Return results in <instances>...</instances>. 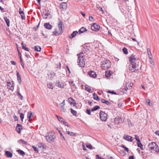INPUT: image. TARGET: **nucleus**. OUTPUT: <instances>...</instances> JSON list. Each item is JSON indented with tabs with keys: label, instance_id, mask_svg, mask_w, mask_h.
<instances>
[{
	"label": "nucleus",
	"instance_id": "obj_1",
	"mask_svg": "<svg viewBox=\"0 0 159 159\" xmlns=\"http://www.w3.org/2000/svg\"><path fill=\"white\" fill-rule=\"evenodd\" d=\"M77 56L78 57L77 62L78 65L80 67H84L86 63V59L84 57L83 52H81L77 54Z\"/></svg>",
	"mask_w": 159,
	"mask_h": 159
},
{
	"label": "nucleus",
	"instance_id": "obj_2",
	"mask_svg": "<svg viewBox=\"0 0 159 159\" xmlns=\"http://www.w3.org/2000/svg\"><path fill=\"white\" fill-rule=\"evenodd\" d=\"M148 148L152 152L157 153L159 152V147L155 142L150 143L148 145Z\"/></svg>",
	"mask_w": 159,
	"mask_h": 159
},
{
	"label": "nucleus",
	"instance_id": "obj_3",
	"mask_svg": "<svg viewBox=\"0 0 159 159\" xmlns=\"http://www.w3.org/2000/svg\"><path fill=\"white\" fill-rule=\"evenodd\" d=\"M129 70L131 72H136L139 70L138 64H130L129 66Z\"/></svg>",
	"mask_w": 159,
	"mask_h": 159
},
{
	"label": "nucleus",
	"instance_id": "obj_4",
	"mask_svg": "<svg viewBox=\"0 0 159 159\" xmlns=\"http://www.w3.org/2000/svg\"><path fill=\"white\" fill-rule=\"evenodd\" d=\"M111 65L109 61L105 60L102 62L101 65L103 69L105 70L109 68L111 66Z\"/></svg>",
	"mask_w": 159,
	"mask_h": 159
},
{
	"label": "nucleus",
	"instance_id": "obj_5",
	"mask_svg": "<svg viewBox=\"0 0 159 159\" xmlns=\"http://www.w3.org/2000/svg\"><path fill=\"white\" fill-rule=\"evenodd\" d=\"M55 138V135L53 133H49L46 136V139L49 142H51L54 141Z\"/></svg>",
	"mask_w": 159,
	"mask_h": 159
},
{
	"label": "nucleus",
	"instance_id": "obj_6",
	"mask_svg": "<svg viewBox=\"0 0 159 159\" xmlns=\"http://www.w3.org/2000/svg\"><path fill=\"white\" fill-rule=\"evenodd\" d=\"M99 116L100 119L102 121H106L107 119V114L104 112L101 111L99 113Z\"/></svg>",
	"mask_w": 159,
	"mask_h": 159
},
{
	"label": "nucleus",
	"instance_id": "obj_7",
	"mask_svg": "<svg viewBox=\"0 0 159 159\" xmlns=\"http://www.w3.org/2000/svg\"><path fill=\"white\" fill-rule=\"evenodd\" d=\"M124 120L121 118L119 117H116L114 119V122L116 125H118L120 123H123Z\"/></svg>",
	"mask_w": 159,
	"mask_h": 159
},
{
	"label": "nucleus",
	"instance_id": "obj_8",
	"mask_svg": "<svg viewBox=\"0 0 159 159\" xmlns=\"http://www.w3.org/2000/svg\"><path fill=\"white\" fill-rule=\"evenodd\" d=\"M91 30L94 31H97L100 29V26L96 23H93L91 26Z\"/></svg>",
	"mask_w": 159,
	"mask_h": 159
},
{
	"label": "nucleus",
	"instance_id": "obj_9",
	"mask_svg": "<svg viewBox=\"0 0 159 159\" xmlns=\"http://www.w3.org/2000/svg\"><path fill=\"white\" fill-rule=\"evenodd\" d=\"M129 61L130 62V64H137L136 62L137 61L135 56L133 55H132L129 57Z\"/></svg>",
	"mask_w": 159,
	"mask_h": 159
},
{
	"label": "nucleus",
	"instance_id": "obj_10",
	"mask_svg": "<svg viewBox=\"0 0 159 159\" xmlns=\"http://www.w3.org/2000/svg\"><path fill=\"white\" fill-rule=\"evenodd\" d=\"M14 83L13 81L8 82L7 83V85L8 88L11 90H13L14 89Z\"/></svg>",
	"mask_w": 159,
	"mask_h": 159
},
{
	"label": "nucleus",
	"instance_id": "obj_11",
	"mask_svg": "<svg viewBox=\"0 0 159 159\" xmlns=\"http://www.w3.org/2000/svg\"><path fill=\"white\" fill-rule=\"evenodd\" d=\"M88 74L92 78H95L97 76L96 73L94 71L90 70Z\"/></svg>",
	"mask_w": 159,
	"mask_h": 159
},
{
	"label": "nucleus",
	"instance_id": "obj_12",
	"mask_svg": "<svg viewBox=\"0 0 159 159\" xmlns=\"http://www.w3.org/2000/svg\"><path fill=\"white\" fill-rule=\"evenodd\" d=\"M56 85L61 88H63L64 87L63 83L62 82H60L59 81H57L56 83Z\"/></svg>",
	"mask_w": 159,
	"mask_h": 159
},
{
	"label": "nucleus",
	"instance_id": "obj_13",
	"mask_svg": "<svg viewBox=\"0 0 159 159\" xmlns=\"http://www.w3.org/2000/svg\"><path fill=\"white\" fill-rule=\"evenodd\" d=\"M22 129V125L20 124H17L16 130L17 132L19 134H20L21 133V130Z\"/></svg>",
	"mask_w": 159,
	"mask_h": 159
},
{
	"label": "nucleus",
	"instance_id": "obj_14",
	"mask_svg": "<svg viewBox=\"0 0 159 159\" xmlns=\"http://www.w3.org/2000/svg\"><path fill=\"white\" fill-rule=\"evenodd\" d=\"M124 138L125 140L129 142H131L133 141L132 137L129 135H124Z\"/></svg>",
	"mask_w": 159,
	"mask_h": 159
},
{
	"label": "nucleus",
	"instance_id": "obj_15",
	"mask_svg": "<svg viewBox=\"0 0 159 159\" xmlns=\"http://www.w3.org/2000/svg\"><path fill=\"white\" fill-rule=\"evenodd\" d=\"M62 22L61 20H59V22L58 23V25L59 28V31L61 33L62 32Z\"/></svg>",
	"mask_w": 159,
	"mask_h": 159
},
{
	"label": "nucleus",
	"instance_id": "obj_16",
	"mask_svg": "<svg viewBox=\"0 0 159 159\" xmlns=\"http://www.w3.org/2000/svg\"><path fill=\"white\" fill-rule=\"evenodd\" d=\"M44 26L46 29L48 30H51L52 28V25L50 24L49 23H44Z\"/></svg>",
	"mask_w": 159,
	"mask_h": 159
},
{
	"label": "nucleus",
	"instance_id": "obj_17",
	"mask_svg": "<svg viewBox=\"0 0 159 159\" xmlns=\"http://www.w3.org/2000/svg\"><path fill=\"white\" fill-rule=\"evenodd\" d=\"M22 9L21 8L19 9V12L20 15L22 19L25 20V16L23 11H21Z\"/></svg>",
	"mask_w": 159,
	"mask_h": 159
},
{
	"label": "nucleus",
	"instance_id": "obj_18",
	"mask_svg": "<svg viewBox=\"0 0 159 159\" xmlns=\"http://www.w3.org/2000/svg\"><path fill=\"white\" fill-rule=\"evenodd\" d=\"M68 101L71 104V105H73L74 106H75L76 103L75 102V100L71 98H70L68 99Z\"/></svg>",
	"mask_w": 159,
	"mask_h": 159
},
{
	"label": "nucleus",
	"instance_id": "obj_19",
	"mask_svg": "<svg viewBox=\"0 0 159 159\" xmlns=\"http://www.w3.org/2000/svg\"><path fill=\"white\" fill-rule=\"evenodd\" d=\"M78 33V32L77 31H73L70 35L69 36V38L70 39L73 38L75 37Z\"/></svg>",
	"mask_w": 159,
	"mask_h": 159
},
{
	"label": "nucleus",
	"instance_id": "obj_20",
	"mask_svg": "<svg viewBox=\"0 0 159 159\" xmlns=\"http://www.w3.org/2000/svg\"><path fill=\"white\" fill-rule=\"evenodd\" d=\"M112 72L110 70H107L106 71L105 73V75L106 77L110 79V77L111 76Z\"/></svg>",
	"mask_w": 159,
	"mask_h": 159
},
{
	"label": "nucleus",
	"instance_id": "obj_21",
	"mask_svg": "<svg viewBox=\"0 0 159 159\" xmlns=\"http://www.w3.org/2000/svg\"><path fill=\"white\" fill-rule=\"evenodd\" d=\"M5 154L7 157H11L13 155L12 153L8 151H6Z\"/></svg>",
	"mask_w": 159,
	"mask_h": 159
},
{
	"label": "nucleus",
	"instance_id": "obj_22",
	"mask_svg": "<svg viewBox=\"0 0 159 159\" xmlns=\"http://www.w3.org/2000/svg\"><path fill=\"white\" fill-rule=\"evenodd\" d=\"M16 75L17 76V79L19 82V84H20L21 83V77L19 72L17 71H16Z\"/></svg>",
	"mask_w": 159,
	"mask_h": 159
},
{
	"label": "nucleus",
	"instance_id": "obj_23",
	"mask_svg": "<svg viewBox=\"0 0 159 159\" xmlns=\"http://www.w3.org/2000/svg\"><path fill=\"white\" fill-rule=\"evenodd\" d=\"M101 101L102 103H105L107 105L109 106L111 104V103L110 102L103 99H102Z\"/></svg>",
	"mask_w": 159,
	"mask_h": 159
},
{
	"label": "nucleus",
	"instance_id": "obj_24",
	"mask_svg": "<svg viewBox=\"0 0 159 159\" xmlns=\"http://www.w3.org/2000/svg\"><path fill=\"white\" fill-rule=\"evenodd\" d=\"M60 7L63 9H66V8L67 5L66 3L63 2L60 5Z\"/></svg>",
	"mask_w": 159,
	"mask_h": 159
},
{
	"label": "nucleus",
	"instance_id": "obj_25",
	"mask_svg": "<svg viewBox=\"0 0 159 159\" xmlns=\"http://www.w3.org/2000/svg\"><path fill=\"white\" fill-rule=\"evenodd\" d=\"M85 90L89 93L92 92V90L87 85H86L85 86Z\"/></svg>",
	"mask_w": 159,
	"mask_h": 159
},
{
	"label": "nucleus",
	"instance_id": "obj_26",
	"mask_svg": "<svg viewBox=\"0 0 159 159\" xmlns=\"http://www.w3.org/2000/svg\"><path fill=\"white\" fill-rule=\"evenodd\" d=\"M66 133L68 135H70L72 136H76L75 134L73 132H70L69 131H66Z\"/></svg>",
	"mask_w": 159,
	"mask_h": 159
},
{
	"label": "nucleus",
	"instance_id": "obj_27",
	"mask_svg": "<svg viewBox=\"0 0 159 159\" xmlns=\"http://www.w3.org/2000/svg\"><path fill=\"white\" fill-rule=\"evenodd\" d=\"M4 19L7 25L8 26H10V21L8 19L7 17L6 16L4 17Z\"/></svg>",
	"mask_w": 159,
	"mask_h": 159
},
{
	"label": "nucleus",
	"instance_id": "obj_28",
	"mask_svg": "<svg viewBox=\"0 0 159 159\" xmlns=\"http://www.w3.org/2000/svg\"><path fill=\"white\" fill-rule=\"evenodd\" d=\"M55 75V73H54L53 72L51 71L49 73V74L48 75L49 78H52L54 77Z\"/></svg>",
	"mask_w": 159,
	"mask_h": 159
},
{
	"label": "nucleus",
	"instance_id": "obj_29",
	"mask_svg": "<svg viewBox=\"0 0 159 159\" xmlns=\"http://www.w3.org/2000/svg\"><path fill=\"white\" fill-rule=\"evenodd\" d=\"M32 116V112H28L27 115V117L29 119V121L30 122L32 120L31 117Z\"/></svg>",
	"mask_w": 159,
	"mask_h": 159
},
{
	"label": "nucleus",
	"instance_id": "obj_30",
	"mask_svg": "<svg viewBox=\"0 0 159 159\" xmlns=\"http://www.w3.org/2000/svg\"><path fill=\"white\" fill-rule=\"evenodd\" d=\"M93 98L94 100H97L98 101L100 100V98L95 93L93 94Z\"/></svg>",
	"mask_w": 159,
	"mask_h": 159
},
{
	"label": "nucleus",
	"instance_id": "obj_31",
	"mask_svg": "<svg viewBox=\"0 0 159 159\" xmlns=\"http://www.w3.org/2000/svg\"><path fill=\"white\" fill-rule=\"evenodd\" d=\"M34 50L37 52H40L41 50V48L38 46H35L34 47Z\"/></svg>",
	"mask_w": 159,
	"mask_h": 159
},
{
	"label": "nucleus",
	"instance_id": "obj_32",
	"mask_svg": "<svg viewBox=\"0 0 159 159\" xmlns=\"http://www.w3.org/2000/svg\"><path fill=\"white\" fill-rule=\"evenodd\" d=\"M38 146L42 150H43L45 148L44 144L42 143H39L38 144Z\"/></svg>",
	"mask_w": 159,
	"mask_h": 159
},
{
	"label": "nucleus",
	"instance_id": "obj_33",
	"mask_svg": "<svg viewBox=\"0 0 159 159\" xmlns=\"http://www.w3.org/2000/svg\"><path fill=\"white\" fill-rule=\"evenodd\" d=\"M128 85H129L128 83H126V84L124 87V88H122V91L124 92V91H126L129 89Z\"/></svg>",
	"mask_w": 159,
	"mask_h": 159
},
{
	"label": "nucleus",
	"instance_id": "obj_34",
	"mask_svg": "<svg viewBox=\"0 0 159 159\" xmlns=\"http://www.w3.org/2000/svg\"><path fill=\"white\" fill-rule=\"evenodd\" d=\"M90 47L89 46H85L84 47V49L83 50V51H85V52H88L90 51L89 48Z\"/></svg>",
	"mask_w": 159,
	"mask_h": 159
},
{
	"label": "nucleus",
	"instance_id": "obj_35",
	"mask_svg": "<svg viewBox=\"0 0 159 159\" xmlns=\"http://www.w3.org/2000/svg\"><path fill=\"white\" fill-rule=\"evenodd\" d=\"M86 31V29L84 27L81 28L79 31L80 34Z\"/></svg>",
	"mask_w": 159,
	"mask_h": 159
},
{
	"label": "nucleus",
	"instance_id": "obj_36",
	"mask_svg": "<svg viewBox=\"0 0 159 159\" xmlns=\"http://www.w3.org/2000/svg\"><path fill=\"white\" fill-rule=\"evenodd\" d=\"M100 108V107L98 106H96L93 107L91 109V111H96L98 109H99Z\"/></svg>",
	"mask_w": 159,
	"mask_h": 159
},
{
	"label": "nucleus",
	"instance_id": "obj_37",
	"mask_svg": "<svg viewBox=\"0 0 159 159\" xmlns=\"http://www.w3.org/2000/svg\"><path fill=\"white\" fill-rule=\"evenodd\" d=\"M137 144L138 147H139L141 150H143V145L140 141H139V143H137Z\"/></svg>",
	"mask_w": 159,
	"mask_h": 159
},
{
	"label": "nucleus",
	"instance_id": "obj_38",
	"mask_svg": "<svg viewBox=\"0 0 159 159\" xmlns=\"http://www.w3.org/2000/svg\"><path fill=\"white\" fill-rule=\"evenodd\" d=\"M49 15V14L48 13H46L45 14L43 13L42 15V16L43 18L45 19H47L48 18V16Z\"/></svg>",
	"mask_w": 159,
	"mask_h": 159
},
{
	"label": "nucleus",
	"instance_id": "obj_39",
	"mask_svg": "<svg viewBox=\"0 0 159 159\" xmlns=\"http://www.w3.org/2000/svg\"><path fill=\"white\" fill-rule=\"evenodd\" d=\"M70 110H71V113L73 115L75 116H77V112H76V111L74 110L72 108L70 109Z\"/></svg>",
	"mask_w": 159,
	"mask_h": 159
},
{
	"label": "nucleus",
	"instance_id": "obj_40",
	"mask_svg": "<svg viewBox=\"0 0 159 159\" xmlns=\"http://www.w3.org/2000/svg\"><path fill=\"white\" fill-rule=\"evenodd\" d=\"M20 111L19 110L18 111V113H19L20 114V118L21 119V121H23V119L24 118V115L23 114V113H20Z\"/></svg>",
	"mask_w": 159,
	"mask_h": 159
},
{
	"label": "nucleus",
	"instance_id": "obj_41",
	"mask_svg": "<svg viewBox=\"0 0 159 159\" xmlns=\"http://www.w3.org/2000/svg\"><path fill=\"white\" fill-rule=\"evenodd\" d=\"M17 152L20 154L22 156L25 155V152L21 150H18Z\"/></svg>",
	"mask_w": 159,
	"mask_h": 159
},
{
	"label": "nucleus",
	"instance_id": "obj_42",
	"mask_svg": "<svg viewBox=\"0 0 159 159\" xmlns=\"http://www.w3.org/2000/svg\"><path fill=\"white\" fill-rule=\"evenodd\" d=\"M20 142L22 144L24 145H27V142L24 141V140L22 139H20V140H19L18 142Z\"/></svg>",
	"mask_w": 159,
	"mask_h": 159
},
{
	"label": "nucleus",
	"instance_id": "obj_43",
	"mask_svg": "<svg viewBox=\"0 0 159 159\" xmlns=\"http://www.w3.org/2000/svg\"><path fill=\"white\" fill-rule=\"evenodd\" d=\"M56 116L57 118L59 120V121L61 122V123H62V121H63L64 119L62 118H61L60 116H57V115H56Z\"/></svg>",
	"mask_w": 159,
	"mask_h": 159
},
{
	"label": "nucleus",
	"instance_id": "obj_44",
	"mask_svg": "<svg viewBox=\"0 0 159 159\" xmlns=\"http://www.w3.org/2000/svg\"><path fill=\"white\" fill-rule=\"evenodd\" d=\"M17 93V95L18 98H19L21 100H23V96H22L21 94L19 92H18Z\"/></svg>",
	"mask_w": 159,
	"mask_h": 159
},
{
	"label": "nucleus",
	"instance_id": "obj_45",
	"mask_svg": "<svg viewBox=\"0 0 159 159\" xmlns=\"http://www.w3.org/2000/svg\"><path fill=\"white\" fill-rule=\"evenodd\" d=\"M48 87L49 89H52L53 88L52 84L51 83H48L47 84Z\"/></svg>",
	"mask_w": 159,
	"mask_h": 159
},
{
	"label": "nucleus",
	"instance_id": "obj_46",
	"mask_svg": "<svg viewBox=\"0 0 159 159\" xmlns=\"http://www.w3.org/2000/svg\"><path fill=\"white\" fill-rule=\"evenodd\" d=\"M21 45H22V48L23 49H24L26 51H29V49L27 48V47H26L25 46H24L23 43V42H22L21 43Z\"/></svg>",
	"mask_w": 159,
	"mask_h": 159
},
{
	"label": "nucleus",
	"instance_id": "obj_47",
	"mask_svg": "<svg viewBox=\"0 0 159 159\" xmlns=\"http://www.w3.org/2000/svg\"><path fill=\"white\" fill-rule=\"evenodd\" d=\"M122 51L124 54H127L128 53V50L127 49L125 48H124L122 49Z\"/></svg>",
	"mask_w": 159,
	"mask_h": 159
},
{
	"label": "nucleus",
	"instance_id": "obj_48",
	"mask_svg": "<svg viewBox=\"0 0 159 159\" xmlns=\"http://www.w3.org/2000/svg\"><path fill=\"white\" fill-rule=\"evenodd\" d=\"M127 121L128 124V125L129 127L133 125L131 121L129 119H127Z\"/></svg>",
	"mask_w": 159,
	"mask_h": 159
},
{
	"label": "nucleus",
	"instance_id": "obj_49",
	"mask_svg": "<svg viewBox=\"0 0 159 159\" xmlns=\"http://www.w3.org/2000/svg\"><path fill=\"white\" fill-rule=\"evenodd\" d=\"M121 147L123 148L125 151L127 152H128L129 150L124 145H121Z\"/></svg>",
	"mask_w": 159,
	"mask_h": 159
},
{
	"label": "nucleus",
	"instance_id": "obj_50",
	"mask_svg": "<svg viewBox=\"0 0 159 159\" xmlns=\"http://www.w3.org/2000/svg\"><path fill=\"white\" fill-rule=\"evenodd\" d=\"M61 111L63 112H65L66 111V109L65 108L64 106L60 107Z\"/></svg>",
	"mask_w": 159,
	"mask_h": 159
},
{
	"label": "nucleus",
	"instance_id": "obj_51",
	"mask_svg": "<svg viewBox=\"0 0 159 159\" xmlns=\"http://www.w3.org/2000/svg\"><path fill=\"white\" fill-rule=\"evenodd\" d=\"M53 33L56 36H58L59 34L57 29L55 30L53 32Z\"/></svg>",
	"mask_w": 159,
	"mask_h": 159
},
{
	"label": "nucleus",
	"instance_id": "obj_52",
	"mask_svg": "<svg viewBox=\"0 0 159 159\" xmlns=\"http://www.w3.org/2000/svg\"><path fill=\"white\" fill-rule=\"evenodd\" d=\"M65 100H64L63 102H61V103H60L59 104V105L60 107H63L65 105Z\"/></svg>",
	"mask_w": 159,
	"mask_h": 159
},
{
	"label": "nucleus",
	"instance_id": "obj_53",
	"mask_svg": "<svg viewBox=\"0 0 159 159\" xmlns=\"http://www.w3.org/2000/svg\"><path fill=\"white\" fill-rule=\"evenodd\" d=\"M86 147L90 149H92L93 148V146L90 144L86 145Z\"/></svg>",
	"mask_w": 159,
	"mask_h": 159
},
{
	"label": "nucleus",
	"instance_id": "obj_54",
	"mask_svg": "<svg viewBox=\"0 0 159 159\" xmlns=\"http://www.w3.org/2000/svg\"><path fill=\"white\" fill-rule=\"evenodd\" d=\"M146 102L149 105L152 106V104L150 103V100L149 99H147L146 101Z\"/></svg>",
	"mask_w": 159,
	"mask_h": 159
},
{
	"label": "nucleus",
	"instance_id": "obj_55",
	"mask_svg": "<svg viewBox=\"0 0 159 159\" xmlns=\"http://www.w3.org/2000/svg\"><path fill=\"white\" fill-rule=\"evenodd\" d=\"M107 93H111L112 94H116V92L113 91H111L110 90H109L107 91Z\"/></svg>",
	"mask_w": 159,
	"mask_h": 159
},
{
	"label": "nucleus",
	"instance_id": "obj_56",
	"mask_svg": "<svg viewBox=\"0 0 159 159\" xmlns=\"http://www.w3.org/2000/svg\"><path fill=\"white\" fill-rule=\"evenodd\" d=\"M86 113H87L89 115H91V111L90 110L87 109L86 110Z\"/></svg>",
	"mask_w": 159,
	"mask_h": 159
},
{
	"label": "nucleus",
	"instance_id": "obj_57",
	"mask_svg": "<svg viewBox=\"0 0 159 159\" xmlns=\"http://www.w3.org/2000/svg\"><path fill=\"white\" fill-rule=\"evenodd\" d=\"M135 139L137 141V143H139V141H140L139 138L136 135L135 136Z\"/></svg>",
	"mask_w": 159,
	"mask_h": 159
},
{
	"label": "nucleus",
	"instance_id": "obj_58",
	"mask_svg": "<svg viewBox=\"0 0 159 159\" xmlns=\"http://www.w3.org/2000/svg\"><path fill=\"white\" fill-rule=\"evenodd\" d=\"M96 159H104L103 158H102L101 157H99L98 155H96Z\"/></svg>",
	"mask_w": 159,
	"mask_h": 159
},
{
	"label": "nucleus",
	"instance_id": "obj_59",
	"mask_svg": "<svg viewBox=\"0 0 159 159\" xmlns=\"http://www.w3.org/2000/svg\"><path fill=\"white\" fill-rule=\"evenodd\" d=\"M147 53L148 55H150V54H151L150 50L149 48H148L147 49Z\"/></svg>",
	"mask_w": 159,
	"mask_h": 159
},
{
	"label": "nucleus",
	"instance_id": "obj_60",
	"mask_svg": "<svg viewBox=\"0 0 159 159\" xmlns=\"http://www.w3.org/2000/svg\"><path fill=\"white\" fill-rule=\"evenodd\" d=\"M69 83L71 84L73 86H75V84L74 83V81H72L69 82Z\"/></svg>",
	"mask_w": 159,
	"mask_h": 159
},
{
	"label": "nucleus",
	"instance_id": "obj_61",
	"mask_svg": "<svg viewBox=\"0 0 159 159\" xmlns=\"http://www.w3.org/2000/svg\"><path fill=\"white\" fill-rule=\"evenodd\" d=\"M62 123H63V124H64L65 125H66L68 127H69L68 125H67V122L65 121L64 120H63V121H62Z\"/></svg>",
	"mask_w": 159,
	"mask_h": 159
},
{
	"label": "nucleus",
	"instance_id": "obj_62",
	"mask_svg": "<svg viewBox=\"0 0 159 159\" xmlns=\"http://www.w3.org/2000/svg\"><path fill=\"white\" fill-rule=\"evenodd\" d=\"M129 85H128V86L129 87V89H130L131 87L133 85V84L132 83H130L129 84L128 83Z\"/></svg>",
	"mask_w": 159,
	"mask_h": 159
},
{
	"label": "nucleus",
	"instance_id": "obj_63",
	"mask_svg": "<svg viewBox=\"0 0 159 159\" xmlns=\"http://www.w3.org/2000/svg\"><path fill=\"white\" fill-rule=\"evenodd\" d=\"M106 159H113L112 157L107 156L106 157Z\"/></svg>",
	"mask_w": 159,
	"mask_h": 159
},
{
	"label": "nucleus",
	"instance_id": "obj_64",
	"mask_svg": "<svg viewBox=\"0 0 159 159\" xmlns=\"http://www.w3.org/2000/svg\"><path fill=\"white\" fill-rule=\"evenodd\" d=\"M89 19L91 21H92L93 20V17L91 16H89Z\"/></svg>",
	"mask_w": 159,
	"mask_h": 159
}]
</instances>
